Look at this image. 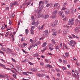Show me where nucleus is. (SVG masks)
Listing matches in <instances>:
<instances>
[{
  "label": "nucleus",
  "mask_w": 80,
  "mask_h": 80,
  "mask_svg": "<svg viewBox=\"0 0 80 80\" xmlns=\"http://www.w3.org/2000/svg\"><path fill=\"white\" fill-rule=\"evenodd\" d=\"M35 21L33 20V22H32L31 24L32 25H35Z\"/></svg>",
  "instance_id": "nucleus-26"
},
{
  "label": "nucleus",
  "mask_w": 80,
  "mask_h": 80,
  "mask_svg": "<svg viewBox=\"0 0 80 80\" xmlns=\"http://www.w3.org/2000/svg\"><path fill=\"white\" fill-rule=\"evenodd\" d=\"M44 2H45V3L46 4H47V3H48V0H45Z\"/></svg>",
  "instance_id": "nucleus-48"
},
{
  "label": "nucleus",
  "mask_w": 80,
  "mask_h": 80,
  "mask_svg": "<svg viewBox=\"0 0 80 80\" xmlns=\"http://www.w3.org/2000/svg\"><path fill=\"white\" fill-rule=\"evenodd\" d=\"M30 31H31V34H32V35H33V34H34V32L33 31V30L31 29Z\"/></svg>",
  "instance_id": "nucleus-24"
},
{
  "label": "nucleus",
  "mask_w": 80,
  "mask_h": 80,
  "mask_svg": "<svg viewBox=\"0 0 80 80\" xmlns=\"http://www.w3.org/2000/svg\"><path fill=\"white\" fill-rule=\"evenodd\" d=\"M60 48H62V43H60Z\"/></svg>",
  "instance_id": "nucleus-53"
},
{
  "label": "nucleus",
  "mask_w": 80,
  "mask_h": 80,
  "mask_svg": "<svg viewBox=\"0 0 80 80\" xmlns=\"http://www.w3.org/2000/svg\"><path fill=\"white\" fill-rule=\"evenodd\" d=\"M26 34H28V29H27L26 30Z\"/></svg>",
  "instance_id": "nucleus-30"
},
{
  "label": "nucleus",
  "mask_w": 80,
  "mask_h": 80,
  "mask_svg": "<svg viewBox=\"0 0 80 80\" xmlns=\"http://www.w3.org/2000/svg\"><path fill=\"white\" fill-rule=\"evenodd\" d=\"M39 43H36V44H35V46H37V45H39Z\"/></svg>",
  "instance_id": "nucleus-61"
},
{
  "label": "nucleus",
  "mask_w": 80,
  "mask_h": 80,
  "mask_svg": "<svg viewBox=\"0 0 80 80\" xmlns=\"http://www.w3.org/2000/svg\"><path fill=\"white\" fill-rule=\"evenodd\" d=\"M79 22V21L78 20V19H76L75 21V25H77V24H78V23Z\"/></svg>",
  "instance_id": "nucleus-14"
},
{
  "label": "nucleus",
  "mask_w": 80,
  "mask_h": 80,
  "mask_svg": "<svg viewBox=\"0 0 80 80\" xmlns=\"http://www.w3.org/2000/svg\"><path fill=\"white\" fill-rule=\"evenodd\" d=\"M48 17H49V15L48 14H47L43 16V18L44 19H47V18H48Z\"/></svg>",
  "instance_id": "nucleus-9"
},
{
  "label": "nucleus",
  "mask_w": 80,
  "mask_h": 80,
  "mask_svg": "<svg viewBox=\"0 0 80 80\" xmlns=\"http://www.w3.org/2000/svg\"><path fill=\"white\" fill-rule=\"evenodd\" d=\"M61 68H62V70H67V68H66L64 67H62Z\"/></svg>",
  "instance_id": "nucleus-23"
},
{
  "label": "nucleus",
  "mask_w": 80,
  "mask_h": 80,
  "mask_svg": "<svg viewBox=\"0 0 80 80\" xmlns=\"http://www.w3.org/2000/svg\"><path fill=\"white\" fill-rule=\"evenodd\" d=\"M59 14L60 16H62V18H64V17H65V15H64V14H63V11H60Z\"/></svg>",
  "instance_id": "nucleus-4"
},
{
  "label": "nucleus",
  "mask_w": 80,
  "mask_h": 80,
  "mask_svg": "<svg viewBox=\"0 0 80 80\" xmlns=\"http://www.w3.org/2000/svg\"><path fill=\"white\" fill-rule=\"evenodd\" d=\"M65 55L66 57H68L69 55L68 53V52H66Z\"/></svg>",
  "instance_id": "nucleus-38"
},
{
  "label": "nucleus",
  "mask_w": 80,
  "mask_h": 80,
  "mask_svg": "<svg viewBox=\"0 0 80 80\" xmlns=\"http://www.w3.org/2000/svg\"><path fill=\"white\" fill-rule=\"evenodd\" d=\"M15 13H13V14H12V18H13V17H15Z\"/></svg>",
  "instance_id": "nucleus-57"
},
{
  "label": "nucleus",
  "mask_w": 80,
  "mask_h": 80,
  "mask_svg": "<svg viewBox=\"0 0 80 80\" xmlns=\"http://www.w3.org/2000/svg\"><path fill=\"white\" fill-rule=\"evenodd\" d=\"M63 35H65V34L68 32V29H65L63 31Z\"/></svg>",
  "instance_id": "nucleus-8"
},
{
  "label": "nucleus",
  "mask_w": 80,
  "mask_h": 80,
  "mask_svg": "<svg viewBox=\"0 0 80 80\" xmlns=\"http://www.w3.org/2000/svg\"><path fill=\"white\" fill-rule=\"evenodd\" d=\"M50 4H47L46 5L47 7H48L50 6Z\"/></svg>",
  "instance_id": "nucleus-58"
},
{
  "label": "nucleus",
  "mask_w": 80,
  "mask_h": 80,
  "mask_svg": "<svg viewBox=\"0 0 80 80\" xmlns=\"http://www.w3.org/2000/svg\"><path fill=\"white\" fill-rule=\"evenodd\" d=\"M5 28V26H2L1 28L2 30H4Z\"/></svg>",
  "instance_id": "nucleus-41"
},
{
  "label": "nucleus",
  "mask_w": 80,
  "mask_h": 80,
  "mask_svg": "<svg viewBox=\"0 0 80 80\" xmlns=\"http://www.w3.org/2000/svg\"><path fill=\"white\" fill-rule=\"evenodd\" d=\"M67 74H69V75H71V73L70 72H68V71H67L66 72Z\"/></svg>",
  "instance_id": "nucleus-45"
},
{
  "label": "nucleus",
  "mask_w": 80,
  "mask_h": 80,
  "mask_svg": "<svg viewBox=\"0 0 80 80\" xmlns=\"http://www.w3.org/2000/svg\"><path fill=\"white\" fill-rule=\"evenodd\" d=\"M63 20L64 21H67V20H68V18H66L63 19Z\"/></svg>",
  "instance_id": "nucleus-39"
},
{
  "label": "nucleus",
  "mask_w": 80,
  "mask_h": 80,
  "mask_svg": "<svg viewBox=\"0 0 80 80\" xmlns=\"http://www.w3.org/2000/svg\"><path fill=\"white\" fill-rule=\"evenodd\" d=\"M54 47L56 50H58V49H59V48L58 46H55Z\"/></svg>",
  "instance_id": "nucleus-25"
},
{
  "label": "nucleus",
  "mask_w": 80,
  "mask_h": 80,
  "mask_svg": "<svg viewBox=\"0 0 80 80\" xmlns=\"http://www.w3.org/2000/svg\"><path fill=\"white\" fill-rule=\"evenodd\" d=\"M9 9V7H7L5 8V10H8Z\"/></svg>",
  "instance_id": "nucleus-55"
},
{
  "label": "nucleus",
  "mask_w": 80,
  "mask_h": 80,
  "mask_svg": "<svg viewBox=\"0 0 80 80\" xmlns=\"http://www.w3.org/2000/svg\"><path fill=\"white\" fill-rule=\"evenodd\" d=\"M58 5V3H56L54 5V7H57Z\"/></svg>",
  "instance_id": "nucleus-31"
},
{
  "label": "nucleus",
  "mask_w": 80,
  "mask_h": 80,
  "mask_svg": "<svg viewBox=\"0 0 80 80\" xmlns=\"http://www.w3.org/2000/svg\"><path fill=\"white\" fill-rule=\"evenodd\" d=\"M74 18L71 19L69 20L68 23H71V25H73L74 24V23L73 22H74Z\"/></svg>",
  "instance_id": "nucleus-6"
},
{
  "label": "nucleus",
  "mask_w": 80,
  "mask_h": 80,
  "mask_svg": "<svg viewBox=\"0 0 80 80\" xmlns=\"http://www.w3.org/2000/svg\"><path fill=\"white\" fill-rule=\"evenodd\" d=\"M58 23V21L57 20H56L53 23L52 25V26L53 27H56L57 25V23Z\"/></svg>",
  "instance_id": "nucleus-7"
},
{
  "label": "nucleus",
  "mask_w": 80,
  "mask_h": 80,
  "mask_svg": "<svg viewBox=\"0 0 80 80\" xmlns=\"http://www.w3.org/2000/svg\"><path fill=\"white\" fill-rule=\"evenodd\" d=\"M48 30L45 31H44V33L47 36L48 35Z\"/></svg>",
  "instance_id": "nucleus-20"
},
{
  "label": "nucleus",
  "mask_w": 80,
  "mask_h": 80,
  "mask_svg": "<svg viewBox=\"0 0 80 80\" xmlns=\"http://www.w3.org/2000/svg\"><path fill=\"white\" fill-rule=\"evenodd\" d=\"M7 49L8 50V51H9L10 52H12V51L11 50V49L9 48H7Z\"/></svg>",
  "instance_id": "nucleus-54"
},
{
  "label": "nucleus",
  "mask_w": 80,
  "mask_h": 80,
  "mask_svg": "<svg viewBox=\"0 0 80 80\" xmlns=\"http://www.w3.org/2000/svg\"><path fill=\"white\" fill-rule=\"evenodd\" d=\"M1 50H3V51H4L5 52H7V49L4 48H1Z\"/></svg>",
  "instance_id": "nucleus-19"
},
{
  "label": "nucleus",
  "mask_w": 80,
  "mask_h": 80,
  "mask_svg": "<svg viewBox=\"0 0 80 80\" xmlns=\"http://www.w3.org/2000/svg\"><path fill=\"white\" fill-rule=\"evenodd\" d=\"M53 16L52 17V18H56V17H57V16L56 15H53Z\"/></svg>",
  "instance_id": "nucleus-52"
},
{
  "label": "nucleus",
  "mask_w": 80,
  "mask_h": 80,
  "mask_svg": "<svg viewBox=\"0 0 80 80\" xmlns=\"http://www.w3.org/2000/svg\"><path fill=\"white\" fill-rule=\"evenodd\" d=\"M20 70L19 68H18L17 69H15V71L16 72H18V73H19L18 71Z\"/></svg>",
  "instance_id": "nucleus-29"
},
{
  "label": "nucleus",
  "mask_w": 80,
  "mask_h": 80,
  "mask_svg": "<svg viewBox=\"0 0 80 80\" xmlns=\"http://www.w3.org/2000/svg\"><path fill=\"white\" fill-rule=\"evenodd\" d=\"M51 42L53 44H55V40H54V39H52V40H51Z\"/></svg>",
  "instance_id": "nucleus-16"
},
{
  "label": "nucleus",
  "mask_w": 80,
  "mask_h": 80,
  "mask_svg": "<svg viewBox=\"0 0 80 80\" xmlns=\"http://www.w3.org/2000/svg\"><path fill=\"white\" fill-rule=\"evenodd\" d=\"M11 4L10 5V7L11 8H12L13 7V5H18V2L16 1L12 4L11 3Z\"/></svg>",
  "instance_id": "nucleus-3"
},
{
  "label": "nucleus",
  "mask_w": 80,
  "mask_h": 80,
  "mask_svg": "<svg viewBox=\"0 0 80 80\" xmlns=\"http://www.w3.org/2000/svg\"><path fill=\"white\" fill-rule=\"evenodd\" d=\"M70 42H68V43L70 46H72V47H75V46L77 45V42L73 41V40H71Z\"/></svg>",
  "instance_id": "nucleus-1"
},
{
  "label": "nucleus",
  "mask_w": 80,
  "mask_h": 80,
  "mask_svg": "<svg viewBox=\"0 0 80 80\" xmlns=\"http://www.w3.org/2000/svg\"><path fill=\"white\" fill-rule=\"evenodd\" d=\"M36 76L37 77H42V74H41L40 73H37L36 74Z\"/></svg>",
  "instance_id": "nucleus-12"
},
{
  "label": "nucleus",
  "mask_w": 80,
  "mask_h": 80,
  "mask_svg": "<svg viewBox=\"0 0 80 80\" xmlns=\"http://www.w3.org/2000/svg\"><path fill=\"white\" fill-rule=\"evenodd\" d=\"M12 76L14 78H17V76L16 75L14 74L12 75Z\"/></svg>",
  "instance_id": "nucleus-32"
},
{
  "label": "nucleus",
  "mask_w": 80,
  "mask_h": 80,
  "mask_svg": "<svg viewBox=\"0 0 80 80\" xmlns=\"http://www.w3.org/2000/svg\"><path fill=\"white\" fill-rule=\"evenodd\" d=\"M58 13V11L57 10H55L53 11L52 12V15H56Z\"/></svg>",
  "instance_id": "nucleus-10"
},
{
  "label": "nucleus",
  "mask_w": 80,
  "mask_h": 80,
  "mask_svg": "<svg viewBox=\"0 0 80 80\" xmlns=\"http://www.w3.org/2000/svg\"><path fill=\"white\" fill-rule=\"evenodd\" d=\"M41 17L40 16V14H38V15L36 17V18L38 19V18H40Z\"/></svg>",
  "instance_id": "nucleus-35"
},
{
  "label": "nucleus",
  "mask_w": 80,
  "mask_h": 80,
  "mask_svg": "<svg viewBox=\"0 0 80 80\" xmlns=\"http://www.w3.org/2000/svg\"><path fill=\"white\" fill-rule=\"evenodd\" d=\"M31 71L32 72H37V69H36V68H33L31 69Z\"/></svg>",
  "instance_id": "nucleus-17"
},
{
  "label": "nucleus",
  "mask_w": 80,
  "mask_h": 80,
  "mask_svg": "<svg viewBox=\"0 0 80 80\" xmlns=\"http://www.w3.org/2000/svg\"><path fill=\"white\" fill-rule=\"evenodd\" d=\"M0 60H1V61H2L3 62H4V63H5V60H4L3 59H0Z\"/></svg>",
  "instance_id": "nucleus-51"
},
{
  "label": "nucleus",
  "mask_w": 80,
  "mask_h": 80,
  "mask_svg": "<svg viewBox=\"0 0 80 80\" xmlns=\"http://www.w3.org/2000/svg\"><path fill=\"white\" fill-rule=\"evenodd\" d=\"M63 62L64 63H67V62L65 60H63Z\"/></svg>",
  "instance_id": "nucleus-46"
},
{
  "label": "nucleus",
  "mask_w": 80,
  "mask_h": 80,
  "mask_svg": "<svg viewBox=\"0 0 80 80\" xmlns=\"http://www.w3.org/2000/svg\"><path fill=\"white\" fill-rule=\"evenodd\" d=\"M42 36L43 37H46V36H47L46 34H45V33H43L42 35Z\"/></svg>",
  "instance_id": "nucleus-37"
},
{
  "label": "nucleus",
  "mask_w": 80,
  "mask_h": 80,
  "mask_svg": "<svg viewBox=\"0 0 80 80\" xmlns=\"http://www.w3.org/2000/svg\"><path fill=\"white\" fill-rule=\"evenodd\" d=\"M27 62V59H25L24 60H22V62L23 63H25V62Z\"/></svg>",
  "instance_id": "nucleus-34"
},
{
  "label": "nucleus",
  "mask_w": 80,
  "mask_h": 80,
  "mask_svg": "<svg viewBox=\"0 0 80 80\" xmlns=\"http://www.w3.org/2000/svg\"><path fill=\"white\" fill-rule=\"evenodd\" d=\"M5 77V76L3 75L0 74V77H1V78H3Z\"/></svg>",
  "instance_id": "nucleus-42"
},
{
  "label": "nucleus",
  "mask_w": 80,
  "mask_h": 80,
  "mask_svg": "<svg viewBox=\"0 0 80 80\" xmlns=\"http://www.w3.org/2000/svg\"><path fill=\"white\" fill-rule=\"evenodd\" d=\"M49 48H52V47H53V45L52 44H50L49 45Z\"/></svg>",
  "instance_id": "nucleus-40"
},
{
  "label": "nucleus",
  "mask_w": 80,
  "mask_h": 80,
  "mask_svg": "<svg viewBox=\"0 0 80 80\" xmlns=\"http://www.w3.org/2000/svg\"><path fill=\"white\" fill-rule=\"evenodd\" d=\"M46 68H47L48 67L49 68H52V67L51 66V65H50V64H48V66L46 67Z\"/></svg>",
  "instance_id": "nucleus-21"
},
{
  "label": "nucleus",
  "mask_w": 80,
  "mask_h": 80,
  "mask_svg": "<svg viewBox=\"0 0 80 80\" xmlns=\"http://www.w3.org/2000/svg\"><path fill=\"white\" fill-rule=\"evenodd\" d=\"M70 13V11H69V10H67L65 11V13L66 14H67V15H68V13Z\"/></svg>",
  "instance_id": "nucleus-13"
},
{
  "label": "nucleus",
  "mask_w": 80,
  "mask_h": 80,
  "mask_svg": "<svg viewBox=\"0 0 80 80\" xmlns=\"http://www.w3.org/2000/svg\"><path fill=\"white\" fill-rule=\"evenodd\" d=\"M23 45L24 46H26V45H27V44L25 43H23Z\"/></svg>",
  "instance_id": "nucleus-56"
},
{
  "label": "nucleus",
  "mask_w": 80,
  "mask_h": 80,
  "mask_svg": "<svg viewBox=\"0 0 80 80\" xmlns=\"http://www.w3.org/2000/svg\"><path fill=\"white\" fill-rule=\"evenodd\" d=\"M33 56L34 57H38V56H39V54L38 53H36V54H34L33 55Z\"/></svg>",
  "instance_id": "nucleus-18"
},
{
  "label": "nucleus",
  "mask_w": 80,
  "mask_h": 80,
  "mask_svg": "<svg viewBox=\"0 0 80 80\" xmlns=\"http://www.w3.org/2000/svg\"><path fill=\"white\" fill-rule=\"evenodd\" d=\"M43 5H44V2L40 1L39 2V5L40 7H42V6L43 7Z\"/></svg>",
  "instance_id": "nucleus-5"
},
{
  "label": "nucleus",
  "mask_w": 80,
  "mask_h": 80,
  "mask_svg": "<svg viewBox=\"0 0 80 80\" xmlns=\"http://www.w3.org/2000/svg\"><path fill=\"white\" fill-rule=\"evenodd\" d=\"M29 63L30 65H33V63L30 62H29Z\"/></svg>",
  "instance_id": "nucleus-62"
},
{
  "label": "nucleus",
  "mask_w": 80,
  "mask_h": 80,
  "mask_svg": "<svg viewBox=\"0 0 80 80\" xmlns=\"http://www.w3.org/2000/svg\"><path fill=\"white\" fill-rule=\"evenodd\" d=\"M12 62H16L15 60L14 59L12 58Z\"/></svg>",
  "instance_id": "nucleus-43"
},
{
  "label": "nucleus",
  "mask_w": 80,
  "mask_h": 80,
  "mask_svg": "<svg viewBox=\"0 0 80 80\" xmlns=\"http://www.w3.org/2000/svg\"><path fill=\"white\" fill-rule=\"evenodd\" d=\"M35 28V26H32L31 28V29L32 30H33V29Z\"/></svg>",
  "instance_id": "nucleus-36"
},
{
  "label": "nucleus",
  "mask_w": 80,
  "mask_h": 80,
  "mask_svg": "<svg viewBox=\"0 0 80 80\" xmlns=\"http://www.w3.org/2000/svg\"><path fill=\"white\" fill-rule=\"evenodd\" d=\"M76 78H77L78 79H77V80H79V76H76Z\"/></svg>",
  "instance_id": "nucleus-49"
},
{
  "label": "nucleus",
  "mask_w": 80,
  "mask_h": 80,
  "mask_svg": "<svg viewBox=\"0 0 80 80\" xmlns=\"http://www.w3.org/2000/svg\"><path fill=\"white\" fill-rule=\"evenodd\" d=\"M9 25H11L12 23V21H10V20H9Z\"/></svg>",
  "instance_id": "nucleus-47"
},
{
  "label": "nucleus",
  "mask_w": 80,
  "mask_h": 80,
  "mask_svg": "<svg viewBox=\"0 0 80 80\" xmlns=\"http://www.w3.org/2000/svg\"><path fill=\"white\" fill-rule=\"evenodd\" d=\"M51 31L52 32H56V29H52V30Z\"/></svg>",
  "instance_id": "nucleus-33"
},
{
  "label": "nucleus",
  "mask_w": 80,
  "mask_h": 80,
  "mask_svg": "<svg viewBox=\"0 0 80 80\" xmlns=\"http://www.w3.org/2000/svg\"><path fill=\"white\" fill-rule=\"evenodd\" d=\"M30 3H31V2H28L27 3H25L23 4L24 5H26L27 6H28L30 4Z\"/></svg>",
  "instance_id": "nucleus-15"
},
{
  "label": "nucleus",
  "mask_w": 80,
  "mask_h": 80,
  "mask_svg": "<svg viewBox=\"0 0 80 80\" xmlns=\"http://www.w3.org/2000/svg\"><path fill=\"white\" fill-rule=\"evenodd\" d=\"M74 32H75V33H78V27H76L74 29Z\"/></svg>",
  "instance_id": "nucleus-11"
},
{
  "label": "nucleus",
  "mask_w": 80,
  "mask_h": 80,
  "mask_svg": "<svg viewBox=\"0 0 80 80\" xmlns=\"http://www.w3.org/2000/svg\"><path fill=\"white\" fill-rule=\"evenodd\" d=\"M43 8V6H42L41 7H40V8L38 9V14H39V13H40L41 12H42V9Z\"/></svg>",
  "instance_id": "nucleus-2"
},
{
  "label": "nucleus",
  "mask_w": 80,
  "mask_h": 80,
  "mask_svg": "<svg viewBox=\"0 0 80 80\" xmlns=\"http://www.w3.org/2000/svg\"><path fill=\"white\" fill-rule=\"evenodd\" d=\"M35 26L36 27H37L38 26V23H37V22H35Z\"/></svg>",
  "instance_id": "nucleus-44"
},
{
  "label": "nucleus",
  "mask_w": 80,
  "mask_h": 80,
  "mask_svg": "<svg viewBox=\"0 0 80 80\" xmlns=\"http://www.w3.org/2000/svg\"><path fill=\"white\" fill-rule=\"evenodd\" d=\"M22 74L23 75H28V74L27 73V72H23Z\"/></svg>",
  "instance_id": "nucleus-28"
},
{
  "label": "nucleus",
  "mask_w": 80,
  "mask_h": 80,
  "mask_svg": "<svg viewBox=\"0 0 80 80\" xmlns=\"http://www.w3.org/2000/svg\"><path fill=\"white\" fill-rule=\"evenodd\" d=\"M40 65H44V64H43V63L42 62H40Z\"/></svg>",
  "instance_id": "nucleus-60"
},
{
  "label": "nucleus",
  "mask_w": 80,
  "mask_h": 80,
  "mask_svg": "<svg viewBox=\"0 0 80 80\" xmlns=\"http://www.w3.org/2000/svg\"><path fill=\"white\" fill-rule=\"evenodd\" d=\"M52 35L54 36H56V35H57V33L55 32H53L52 33Z\"/></svg>",
  "instance_id": "nucleus-27"
},
{
  "label": "nucleus",
  "mask_w": 80,
  "mask_h": 80,
  "mask_svg": "<svg viewBox=\"0 0 80 80\" xmlns=\"http://www.w3.org/2000/svg\"><path fill=\"white\" fill-rule=\"evenodd\" d=\"M0 53H2V54H3V55H4V52H3L2 51L0 50Z\"/></svg>",
  "instance_id": "nucleus-50"
},
{
  "label": "nucleus",
  "mask_w": 80,
  "mask_h": 80,
  "mask_svg": "<svg viewBox=\"0 0 80 80\" xmlns=\"http://www.w3.org/2000/svg\"><path fill=\"white\" fill-rule=\"evenodd\" d=\"M47 43L46 42H44L42 46V47H45V46H46V45H47Z\"/></svg>",
  "instance_id": "nucleus-22"
},
{
  "label": "nucleus",
  "mask_w": 80,
  "mask_h": 80,
  "mask_svg": "<svg viewBox=\"0 0 80 80\" xmlns=\"http://www.w3.org/2000/svg\"><path fill=\"white\" fill-rule=\"evenodd\" d=\"M68 68H70V65H67Z\"/></svg>",
  "instance_id": "nucleus-63"
},
{
  "label": "nucleus",
  "mask_w": 80,
  "mask_h": 80,
  "mask_svg": "<svg viewBox=\"0 0 80 80\" xmlns=\"http://www.w3.org/2000/svg\"><path fill=\"white\" fill-rule=\"evenodd\" d=\"M65 9H66L65 8H62V10H65Z\"/></svg>",
  "instance_id": "nucleus-64"
},
{
  "label": "nucleus",
  "mask_w": 80,
  "mask_h": 80,
  "mask_svg": "<svg viewBox=\"0 0 80 80\" xmlns=\"http://www.w3.org/2000/svg\"><path fill=\"white\" fill-rule=\"evenodd\" d=\"M72 37H73V38H76V36L74 34H72Z\"/></svg>",
  "instance_id": "nucleus-59"
}]
</instances>
